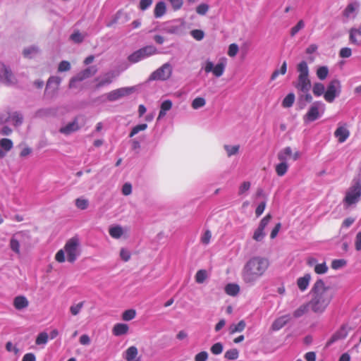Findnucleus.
I'll use <instances>...</instances> for the list:
<instances>
[{
  "label": "nucleus",
  "mask_w": 361,
  "mask_h": 361,
  "mask_svg": "<svg viewBox=\"0 0 361 361\" xmlns=\"http://www.w3.org/2000/svg\"><path fill=\"white\" fill-rule=\"evenodd\" d=\"M310 293L311 300L308 302L310 310L315 314H322L334 298L333 291L329 286H326L322 279H318L314 283Z\"/></svg>",
  "instance_id": "obj_1"
},
{
  "label": "nucleus",
  "mask_w": 361,
  "mask_h": 361,
  "mask_svg": "<svg viewBox=\"0 0 361 361\" xmlns=\"http://www.w3.org/2000/svg\"><path fill=\"white\" fill-rule=\"evenodd\" d=\"M269 265L268 259L260 257H252L244 266L242 271L243 281L247 283L255 281L262 276Z\"/></svg>",
  "instance_id": "obj_2"
},
{
  "label": "nucleus",
  "mask_w": 361,
  "mask_h": 361,
  "mask_svg": "<svg viewBox=\"0 0 361 361\" xmlns=\"http://www.w3.org/2000/svg\"><path fill=\"white\" fill-rule=\"evenodd\" d=\"M299 73L295 88L302 92H308L311 88V81L309 78V68L306 61H302L297 66Z\"/></svg>",
  "instance_id": "obj_3"
},
{
  "label": "nucleus",
  "mask_w": 361,
  "mask_h": 361,
  "mask_svg": "<svg viewBox=\"0 0 361 361\" xmlns=\"http://www.w3.org/2000/svg\"><path fill=\"white\" fill-rule=\"evenodd\" d=\"M361 197V183L356 182L353 185L350 187L346 191L345 196L343 199V203L347 207L356 204L360 201Z\"/></svg>",
  "instance_id": "obj_4"
},
{
  "label": "nucleus",
  "mask_w": 361,
  "mask_h": 361,
  "mask_svg": "<svg viewBox=\"0 0 361 361\" xmlns=\"http://www.w3.org/2000/svg\"><path fill=\"white\" fill-rule=\"evenodd\" d=\"M79 244L78 238L73 237L66 242L64 246V250L67 255V260L71 263L74 262L77 259L79 254Z\"/></svg>",
  "instance_id": "obj_5"
},
{
  "label": "nucleus",
  "mask_w": 361,
  "mask_h": 361,
  "mask_svg": "<svg viewBox=\"0 0 361 361\" xmlns=\"http://www.w3.org/2000/svg\"><path fill=\"white\" fill-rule=\"evenodd\" d=\"M341 89V82L338 79L332 80L329 83L326 91L324 94V99L329 103L333 102L336 96L340 94Z\"/></svg>",
  "instance_id": "obj_6"
},
{
  "label": "nucleus",
  "mask_w": 361,
  "mask_h": 361,
  "mask_svg": "<svg viewBox=\"0 0 361 361\" xmlns=\"http://www.w3.org/2000/svg\"><path fill=\"white\" fill-rule=\"evenodd\" d=\"M157 49L153 46H147L133 52L128 56L129 61L137 63L139 61L156 53Z\"/></svg>",
  "instance_id": "obj_7"
},
{
  "label": "nucleus",
  "mask_w": 361,
  "mask_h": 361,
  "mask_svg": "<svg viewBox=\"0 0 361 361\" xmlns=\"http://www.w3.org/2000/svg\"><path fill=\"white\" fill-rule=\"evenodd\" d=\"M172 73L171 66L166 63L159 68L154 71L149 76V80H166L169 79Z\"/></svg>",
  "instance_id": "obj_8"
},
{
  "label": "nucleus",
  "mask_w": 361,
  "mask_h": 361,
  "mask_svg": "<svg viewBox=\"0 0 361 361\" xmlns=\"http://www.w3.org/2000/svg\"><path fill=\"white\" fill-rule=\"evenodd\" d=\"M320 111L322 113L324 111V104L320 102H314L309 109L306 114L304 116L305 122H312L320 116Z\"/></svg>",
  "instance_id": "obj_9"
},
{
  "label": "nucleus",
  "mask_w": 361,
  "mask_h": 361,
  "mask_svg": "<svg viewBox=\"0 0 361 361\" xmlns=\"http://www.w3.org/2000/svg\"><path fill=\"white\" fill-rule=\"evenodd\" d=\"M225 68V61L219 62L216 66H214L212 61H207L205 63L204 69L206 73L212 72L214 76L219 78L224 74Z\"/></svg>",
  "instance_id": "obj_10"
},
{
  "label": "nucleus",
  "mask_w": 361,
  "mask_h": 361,
  "mask_svg": "<svg viewBox=\"0 0 361 361\" xmlns=\"http://www.w3.org/2000/svg\"><path fill=\"white\" fill-rule=\"evenodd\" d=\"M135 91L133 87H121L109 92L106 94V98L109 101H116L125 96L130 95Z\"/></svg>",
  "instance_id": "obj_11"
},
{
  "label": "nucleus",
  "mask_w": 361,
  "mask_h": 361,
  "mask_svg": "<svg viewBox=\"0 0 361 361\" xmlns=\"http://www.w3.org/2000/svg\"><path fill=\"white\" fill-rule=\"evenodd\" d=\"M0 81L6 85H13L16 82V79L11 69L1 63H0Z\"/></svg>",
  "instance_id": "obj_12"
},
{
  "label": "nucleus",
  "mask_w": 361,
  "mask_h": 361,
  "mask_svg": "<svg viewBox=\"0 0 361 361\" xmlns=\"http://www.w3.org/2000/svg\"><path fill=\"white\" fill-rule=\"evenodd\" d=\"M97 72V68L95 66H90L85 70L80 71L75 77L73 78L71 81L69 86L70 87H73L74 82L77 81H82L91 76L94 75Z\"/></svg>",
  "instance_id": "obj_13"
},
{
  "label": "nucleus",
  "mask_w": 361,
  "mask_h": 361,
  "mask_svg": "<svg viewBox=\"0 0 361 361\" xmlns=\"http://www.w3.org/2000/svg\"><path fill=\"white\" fill-rule=\"evenodd\" d=\"M350 328L347 325H342L329 338L326 343V345H330L332 343L344 339L347 337Z\"/></svg>",
  "instance_id": "obj_14"
},
{
  "label": "nucleus",
  "mask_w": 361,
  "mask_h": 361,
  "mask_svg": "<svg viewBox=\"0 0 361 361\" xmlns=\"http://www.w3.org/2000/svg\"><path fill=\"white\" fill-rule=\"evenodd\" d=\"M300 154L298 151H295L294 153L292 152L290 147H286L283 150L279 152L277 157L280 161H286L288 157L292 158L294 161L299 159Z\"/></svg>",
  "instance_id": "obj_15"
},
{
  "label": "nucleus",
  "mask_w": 361,
  "mask_h": 361,
  "mask_svg": "<svg viewBox=\"0 0 361 361\" xmlns=\"http://www.w3.org/2000/svg\"><path fill=\"white\" fill-rule=\"evenodd\" d=\"M349 40L351 44L361 46V25L357 28H351L350 30Z\"/></svg>",
  "instance_id": "obj_16"
},
{
  "label": "nucleus",
  "mask_w": 361,
  "mask_h": 361,
  "mask_svg": "<svg viewBox=\"0 0 361 361\" xmlns=\"http://www.w3.org/2000/svg\"><path fill=\"white\" fill-rule=\"evenodd\" d=\"M114 78V73L109 72L105 73L101 80H99V78H96L95 80L98 81V82L95 85V89L98 90L105 85L111 84L113 82Z\"/></svg>",
  "instance_id": "obj_17"
},
{
  "label": "nucleus",
  "mask_w": 361,
  "mask_h": 361,
  "mask_svg": "<svg viewBox=\"0 0 361 361\" xmlns=\"http://www.w3.org/2000/svg\"><path fill=\"white\" fill-rule=\"evenodd\" d=\"M334 135L340 143H343L350 136V131L345 126H338L334 132Z\"/></svg>",
  "instance_id": "obj_18"
},
{
  "label": "nucleus",
  "mask_w": 361,
  "mask_h": 361,
  "mask_svg": "<svg viewBox=\"0 0 361 361\" xmlns=\"http://www.w3.org/2000/svg\"><path fill=\"white\" fill-rule=\"evenodd\" d=\"M13 144L11 140L3 138L0 140V159L6 156V152L13 148Z\"/></svg>",
  "instance_id": "obj_19"
},
{
  "label": "nucleus",
  "mask_w": 361,
  "mask_h": 361,
  "mask_svg": "<svg viewBox=\"0 0 361 361\" xmlns=\"http://www.w3.org/2000/svg\"><path fill=\"white\" fill-rule=\"evenodd\" d=\"M290 317L288 314L283 315L276 319L271 324L272 330L278 331L281 329L290 321Z\"/></svg>",
  "instance_id": "obj_20"
},
{
  "label": "nucleus",
  "mask_w": 361,
  "mask_h": 361,
  "mask_svg": "<svg viewBox=\"0 0 361 361\" xmlns=\"http://www.w3.org/2000/svg\"><path fill=\"white\" fill-rule=\"evenodd\" d=\"M80 127L77 118H75L72 122L68 123L64 127L59 129V132L64 135H69L73 132L79 130Z\"/></svg>",
  "instance_id": "obj_21"
},
{
  "label": "nucleus",
  "mask_w": 361,
  "mask_h": 361,
  "mask_svg": "<svg viewBox=\"0 0 361 361\" xmlns=\"http://www.w3.org/2000/svg\"><path fill=\"white\" fill-rule=\"evenodd\" d=\"M129 326L126 324L118 323L116 324L112 329L113 334L118 336L125 335L128 333Z\"/></svg>",
  "instance_id": "obj_22"
},
{
  "label": "nucleus",
  "mask_w": 361,
  "mask_h": 361,
  "mask_svg": "<svg viewBox=\"0 0 361 361\" xmlns=\"http://www.w3.org/2000/svg\"><path fill=\"white\" fill-rule=\"evenodd\" d=\"M310 279H311V276L309 274H305L302 277L298 278L297 280V285H298V288L301 291H305L309 286Z\"/></svg>",
  "instance_id": "obj_23"
},
{
  "label": "nucleus",
  "mask_w": 361,
  "mask_h": 361,
  "mask_svg": "<svg viewBox=\"0 0 361 361\" xmlns=\"http://www.w3.org/2000/svg\"><path fill=\"white\" fill-rule=\"evenodd\" d=\"M137 348L135 346H130L125 351L123 357L126 361H133L137 359Z\"/></svg>",
  "instance_id": "obj_24"
},
{
  "label": "nucleus",
  "mask_w": 361,
  "mask_h": 361,
  "mask_svg": "<svg viewBox=\"0 0 361 361\" xmlns=\"http://www.w3.org/2000/svg\"><path fill=\"white\" fill-rule=\"evenodd\" d=\"M29 305L28 300L25 296H17L14 298L13 305L17 310H22Z\"/></svg>",
  "instance_id": "obj_25"
},
{
  "label": "nucleus",
  "mask_w": 361,
  "mask_h": 361,
  "mask_svg": "<svg viewBox=\"0 0 361 361\" xmlns=\"http://www.w3.org/2000/svg\"><path fill=\"white\" fill-rule=\"evenodd\" d=\"M309 310H310V305L309 302H307L300 305L298 309H296L293 312V315L295 318H299L307 314L309 312Z\"/></svg>",
  "instance_id": "obj_26"
},
{
  "label": "nucleus",
  "mask_w": 361,
  "mask_h": 361,
  "mask_svg": "<svg viewBox=\"0 0 361 361\" xmlns=\"http://www.w3.org/2000/svg\"><path fill=\"white\" fill-rule=\"evenodd\" d=\"M166 13V4L164 1L158 2L154 8V15L155 18H160Z\"/></svg>",
  "instance_id": "obj_27"
},
{
  "label": "nucleus",
  "mask_w": 361,
  "mask_h": 361,
  "mask_svg": "<svg viewBox=\"0 0 361 361\" xmlns=\"http://www.w3.org/2000/svg\"><path fill=\"white\" fill-rule=\"evenodd\" d=\"M245 322L241 320L238 324H233L229 326V333L233 334L237 332H241L245 329Z\"/></svg>",
  "instance_id": "obj_28"
},
{
  "label": "nucleus",
  "mask_w": 361,
  "mask_h": 361,
  "mask_svg": "<svg viewBox=\"0 0 361 361\" xmlns=\"http://www.w3.org/2000/svg\"><path fill=\"white\" fill-rule=\"evenodd\" d=\"M172 107V102L171 100L167 99L164 101L161 104V108L159 111V114L158 116V119H160L161 117L166 115L167 111H169Z\"/></svg>",
  "instance_id": "obj_29"
},
{
  "label": "nucleus",
  "mask_w": 361,
  "mask_h": 361,
  "mask_svg": "<svg viewBox=\"0 0 361 361\" xmlns=\"http://www.w3.org/2000/svg\"><path fill=\"white\" fill-rule=\"evenodd\" d=\"M281 162L278 164L276 167V173L279 176H284L288 169V165L286 163V161H281Z\"/></svg>",
  "instance_id": "obj_30"
},
{
  "label": "nucleus",
  "mask_w": 361,
  "mask_h": 361,
  "mask_svg": "<svg viewBox=\"0 0 361 361\" xmlns=\"http://www.w3.org/2000/svg\"><path fill=\"white\" fill-rule=\"evenodd\" d=\"M240 290V288L237 284L228 283L225 287V292L231 296L236 295Z\"/></svg>",
  "instance_id": "obj_31"
},
{
  "label": "nucleus",
  "mask_w": 361,
  "mask_h": 361,
  "mask_svg": "<svg viewBox=\"0 0 361 361\" xmlns=\"http://www.w3.org/2000/svg\"><path fill=\"white\" fill-rule=\"evenodd\" d=\"M61 78L58 76L50 77L47 81L46 89L48 90V89L51 88L52 87V85H54L53 88L54 90H57L59 87V85L61 82Z\"/></svg>",
  "instance_id": "obj_32"
},
{
  "label": "nucleus",
  "mask_w": 361,
  "mask_h": 361,
  "mask_svg": "<svg viewBox=\"0 0 361 361\" xmlns=\"http://www.w3.org/2000/svg\"><path fill=\"white\" fill-rule=\"evenodd\" d=\"M195 278L197 283H202L208 278L207 271L205 269H200L197 271Z\"/></svg>",
  "instance_id": "obj_33"
},
{
  "label": "nucleus",
  "mask_w": 361,
  "mask_h": 361,
  "mask_svg": "<svg viewBox=\"0 0 361 361\" xmlns=\"http://www.w3.org/2000/svg\"><path fill=\"white\" fill-rule=\"evenodd\" d=\"M287 71L286 61H283L279 70H275L271 75V80H274L279 75H285Z\"/></svg>",
  "instance_id": "obj_34"
},
{
  "label": "nucleus",
  "mask_w": 361,
  "mask_h": 361,
  "mask_svg": "<svg viewBox=\"0 0 361 361\" xmlns=\"http://www.w3.org/2000/svg\"><path fill=\"white\" fill-rule=\"evenodd\" d=\"M295 102V94L292 92L288 94L282 101V106L284 108H289L293 106Z\"/></svg>",
  "instance_id": "obj_35"
},
{
  "label": "nucleus",
  "mask_w": 361,
  "mask_h": 361,
  "mask_svg": "<svg viewBox=\"0 0 361 361\" xmlns=\"http://www.w3.org/2000/svg\"><path fill=\"white\" fill-rule=\"evenodd\" d=\"M324 85L321 82H315L312 87V92L316 97H319L324 94Z\"/></svg>",
  "instance_id": "obj_36"
},
{
  "label": "nucleus",
  "mask_w": 361,
  "mask_h": 361,
  "mask_svg": "<svg viewBox=\"0 0 361 361\" xmlns=\"http://www.w3.org/2000/svg\"><path fill=\"white\" fill-rule=\"evenodd\" d=\"M239 356V352L236 348H232L227 350L224 354V357L228 360H235Z\"/></svg>",
  "instance_id": "obj_37"
},
{
  "label": "nucleus",
  "mask_w": 361,
  "mask_h": 361,
  "mask_svg": "<svg viewBox=\"0 0 361 361\" xmlns=\"http://www.w3.org/2000/svg\"><path fill=\"white\" fill-rule=\"evenodd\" d=\"M355 13V6L353 4H350L347 6L343 12V16L346 18H350L354 16Z\"/></svg>",
  "instance_id": "obj_38"
},
{
  "label": "nucleus",
  "mask_w": 361,
  "mask_h": 361,
  "mask_svg": "<svg viewBox=\"0 0 361 361\" xmlns=\"http://www.w3.org/2000/svg\"><path fill=\"white\" fill-rule=\"evenodd\" d=\"M136 316V311L133 309L125 310L122 314V319L123 321H130Z\"/></svg>",
  "instance_id": "obj_39"
},
{
  "label": "nucleus",
  "mask_w": 361,
  "mask_h": 361,
  "mask_svg": "<svg viewBox=\"0 0 361 361\" xmlns=\"http://www.w3.org/2000/svg\"><path fill=\"white\" fill-rule=\"evenodd\" d=\"M109 235L114 238H119L123 235V229L120 226H114L109 228Z\"/></svg>",
  "instance_id": "obj_40"
},
{
  "label": "nucleus",
  "mask_w": 361,
  "mask_h": 361,
  "mask_svg": "<svg viewBox=\"0 0 361 361\" xmlns=\"http://www.w3.org/2000/svg\"><path fill=\"white\" fill-rule=\"evenodd\" d=\"M10 121H11L15 126H19L23 122V116L18 114V112H15L10 115L8 118Z\"/></svg>",
  "instance_id": "obj_41"
},
{
  "label": "nucleus",
  "mask_w": 361,
  "mask_h": 361,
  "mask_svg": "<svg viewBox=\"0 0 361 361\" xmlns=\"http://www.w3.org/2000/svg\"><path fill=\"white\" fill-rule=\"evenodd\" d=\"M329 74V69L326 66H321L317 70V76L319 79L324 80Z\"/></svg>",
  "instance_id": "obj_42"
},
{
  "label": "nucleus",
  "mask_w": 361,
  "mask_h": 361,
  "mask_svg": "<svg viewBox=\"0 0 361 361\" xmlns=\"http://www.w3.org/2000/svg\"><path fill=\"white\" fill-rule=\"evenodd\" d=\"M305 27V23L302 20H300L297 24L293 26L290 31L291 37H294L300 30Z\"/></svg>",
  "instance_id": "obj_43"
},
{
  "label": "nucleus",
  "mask_w": 361,
  "mask_h": 361,
  "mask_svg": "<svg viewBox=\"0 0 361 361\" xmlns=\"http://www.w3.org/2000/svg\"><path fill=\"white\" fill-rule=\"evenodd\" d=\"M147 128V125L146 123H142L135 126L133 127L129 134L130 137H133L134 135L137 134L140 131L145 130Z\"/></svg>",
  "instance_id": "obj_44"
},
{
  "label": "nucleus",
  "mask_w": 361,
  "mask_h": 361,
  "mask_svg": "<svg viewBox=\"0 0 361 361\" xmlns=\"http://www.w3.org/2000/svg\"><path fill=\"white\" fill-rule=\"evenodd\" d=\"M85 304L84 301L78 302V304L73 305L70 307V312L72 315L76 316L81 311Z\"/></svg>",
  "instance_id": "obj_45"
},
{
  "label": "nucleus",
  "mask_w": 361,
  "mask_h": 361,
  "mask_svg": "<svg viewBox=\"0 0 361 361\" xmlns=\"http://www.w3.org/2000/svg\"><path fill=\"white\" fill-rule=\"evenodd\" d=\"M206 104V101L203 97H196L192 102L191 106L192 109H197L204 106Z\"/></svg>",
  "instance_id": "obj_46"
},
{
  "label": "nucleus",
  "mask_w": 361,
  "mask_h": 361,
  "mask_svg": "<svg viewBox=\"0 0 361 361\" xmlns=\"http://www.w3.org/2000/svg\"><path fill=\"white\" fill-rule=\"evenodd\" d=\"M265 236L264 230L258 227L254 232L252 238L257 242L262 241Z\"/></svg>",
  "instance_id": "obj_47"
},
{
  "label": "nucleus",
  "mask_w": 361,
  "mask_h": 361,
  "mask_svg": "<svg viewBox=\"0 0 361 361\" xmlns=\"http://www.w3.org/2000/svg\"><path fill=\"white\" fill-rule=\"evenodd\" d=\"M224 149L227 153V155L228 157H231L232 155L236 154L238 152L240 146L239 145H233V146L225 145Z\"/></svg>",
  "instance_id": "obj_48"
},
{
  "label": "nucleus",
  "mask_w": 361,
  "mask_h": 361,
  "mask_svg": "<svg viewBox=\"0 0 361 361\" xmlns=\"http://www.w3.org/2000/svg\"><path fill=\"white\" fill-rule=\"evenodd\" d=\"M328 271V267L326 263L318 264L314 266V272L317 274H324Z\"/></svg>",
  "instance_id": "obj_49"
},
{
  "label": "nucleus",
  "mask_w": 361,
  "mask_h": 361,
  "mask_svg": "<svg viewBox=\"0 0 361 361\" xmlns=\"http://www.w3.org/2000/svg\"><path fill=\"white\" fill-rule=\"evenodd\" d=\"M88 200L83 198H78L75 200V206L82 210L86 209L88 207Z\"/></svg>",
  "instance_id": "obj_50"
},
{
  "label": "nucleus",
  "mask_w": 361,
  "mask_h": 361,
  "mask_svg": "<svg viewBox=\"0 0 361 361\" xmlns=\"http://www.w3.org/2000/svg\"><path fill=\"white\" fill-rule=\"evenodd\" d=\"M48 338V334L46 332H42L37 336L35 343L37 345L45 344L47 343Z\"/></svg>",
  "instance_id": "obj_51"
},
{
  "label": "nucleus",
  "mask_w": 361,
  "mask_h": 361,
  "mask_svg": "<svg viewBox=\"0 0 361 361\" xmlns=\"http://www.w3.org/2000/svg\"><path fill=\"white\" fill-rule=\"evenodd\" d=\"M10 247L16 254H20V243L15 238H11L10 240Z\"/></svg>",
  "instance_id": "obj_52"
},
{
  "label": "nucleus",
  "mask_w": 361,
  "mask_h": 361,
  "mask_svg": "<svg viewBox=\"0 0 361 361\" xmlns=\"http://www.w3.org/2000/svg\"><path fill=\"white\" fill-rule=\"evenodd\" d=\"M38 53V49L35 47H31L27 49H25L23 51V55L25 57L31 58L33 55H35Z\"/></svg>",
  "instance_id": "obj_53"
},
{
  "label": "nucleus",
  "mask_w": 361,
  "mask_h": 361,
  "mask_svg": "<svg viewBox=\"0 0 361 361\" xmlns=\"http://www.w3.org/2000/svg\"><path fill=\"white\" fill-rule=\"evenodd\" d=\"M212 233L209 230H207L201 236L200 241L204 245H208L210 243Z\"/></svg>",
  "instance_id": "obj_54"
},
{
  "label": "nucleus",
  "mask_w": 361,
  "mask_h": 361,
  "mask_svg": "<svg viewBox=\"0 0 361 361\" xmlns=\"http://www.w3.org/2000/svg\"><path fill=\"white\" fill-rule=\"evenodd\" d=\"M346 264V261L345 259H334L331 262V268L333 269H338Z\"/></svg>",
  "instance_id": "obj_55"
},
{
  "label": "nucleus",
  "mask_w": 361,
  "mask_h": 361,
  "mask_svg": "<svg viewBox=\"0 0 361 361\" xmlns=\"http://www.w3.org/2000/svg\"><path fill=\"white\" fill-rule=\"evenodd\" d=\"M209 6L207 4H201L196 8V12L201 16L205 15L209 11Z\"/></svg>",
  "instance_id": "obj_56"
},
{
  "label": "nucleus",
  "mask_w": 361,
  "mask_h": 361,
  "mask_svg": "<svg viewBox=\"0 0 361 361\" xmlns=\"http://www.w3.org/2000/svg\"><path fill=\"white\" fill-rule=\"evenodd\" d=\"M250 183L249 181H244L241 183L238 190V195H241L248 191L250 188Z\"/></svg>",
  "instance_id": "obj_57"
},
{
  "label": "nucleus",
  "mask_w": 361,
  "mask_h": 361,
  "mask_svg": "<svg viewBox=\"0 0 361 361\" xmlns=\"http://www.w3.org/2000/svg\"><path fill=\"white\" fill-rule=\"evenodd\" d=\"M223 351V345L221 343H216L211 347V352L214 355H219Z\"/></svg>",
  "instance_id": "obj_58"
},
{
  "label": "nucleus",
  "mask_w": 361,
  "mask_h": 361,
  "mask_svg": "<svg viewBox=\"0 0 361 361\" xmlns=\"http://www.w3.org/2000/svg\"><path fill=\"white\" fill-rule=\"evenodd\" d=\"M238 51V46L235 44H231L228 47V55L231 57H234L236 56Z\"/></svg>",
  "instance_id": "obj_59"
},
{
  "label": "nucleus",
  "mask_w": 361,
  "mask_h": 361,
  "mask_svg": "<svg viewBox=\"0 0 361 361\" xmlns=\"http://www.w3.org/2000/svg\"><path fill=\"white\" fill-rule=\"evenodd\" d=\"M71 39L75 43H81L84 38L81 33L77 30L71 35Z\"/></svg>",
  "instance_id": "obj_60"
},
{
  "label": "nucleus",
  "mask_w": 361,
  "mask_h": 361,
  "mask_svg": "<svg viewBox=\"0 0 361 361\" xmlns=\"http://www.w3.org/2000/svg\"><path fill=\"white\" fill-rule=\"evenodd\" d=\"M70 69H71V64L67 61H61L59 65V67H58V71H59V72L68 71Z\"/></svg>",
  "instance_id": "obj_61"
},
{
  "label": "nucleus",
  "mask_w": 361,
  "mask_h": 361,
  "mask_svg": "<svg viewBox=\"0 0 361 361\" xmlns=\"http://www.w3.org/2000/svg\"><path fill=\"white\" fill-rule=\"evenodd\" d=\"M271 219V215L270 214H267L261 221L259 224V228L262 229H265L266 226L269 223L270 220Z\"/></svg>",
  "instance_id": "obj_62"
},
{
  "label": "nucleus",
  "mask_w": 361,
  "mask_h": 361,
  "mask_svg": "<svg viewBox=\"0 0 361 361\" xmlns=\"http://www.w3.org/2000/svg\"><path fill=\"white\" fill-rule=\"evenodd\" d=\"M207 358L208 353L206 351H202L195 355V361H206Z\"/></svg>",
  "instance_id": "obj_63"
},
{
  "label": "nucleus",
  "mask_w": 361,
  "mask_h": 361,
  "mask_svg": "<svg viewBox=\"0 0 361 361\" xmlns=\"http://www.w3.org/2000/svg\"><path fill=\"white\" fill-rule=\"evenodd\" d=\"M355 247L357 251L361 250V231L358 232L356 235L355 240Z\"/></svg>",
  "instance_id": "obj_64"
}]
</instances>
